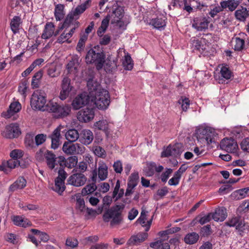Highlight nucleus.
<instances>
[{
    "mask_svg": "<svg viewBox=\"0 0 249 249\" xmlns=\"http://www.w3.org/2000/svg\"><path fill=\"white\" fill-rule=\"evenodd\" d=\"M124 208V205H116L107 209L103 215L104 221L105 222L110 221L111 227L120 225L123 219L122 212Z\"/></svg>",
    "mask_w": 249,
    "mask_h": 249,
    "instance_id": "f257e3e1",
    "label": "nucleus"
},
{
    "mask_svg": "<svg viewBox=\"0 0 249 249\" xmlns=\"http://www.w3.org/2000/svg\"><path fill=\"white\" fill-rule=\"evenodd\" d=\"M86 62L88 64L94 63L97 70L102 69L105 62V55L99 49V47L95 46L87 52L85 57Z\"/></svg>",
    "mask_w": 249,
    "mask_h": 249,
    "instance_id": "f03ea898",
    "label": "nucleus"
},
{
    "mask_svg": "<svg viewBox=\"0 0 249 249\" xmlns=\"http://www.w3.org/2000/svg\"><path fill=\"white\" fill-rule=\"evenodd\" d=\"M110 95L108 91L105 89H100L95 96V104L100 109H106L110 104Z\"/></svg>",
    "mask_w": 249,
    "mask_h": 249,
    "instance_id": "7ed1b4c3",
    "label": "nucleus"
},
{
    "mask_svg": "<svg viewBox=\"0 0 249 249\" xmlns=\"http://www.w3.org/2000/svg\"><path fill=\"white\" fill-rule=\"evenodd\" d=\"M46 103V94L44 91L38 89L33 92L30 100L31 106L33 109L41 110Z\"/></svg>",
    "mask_w": 249,
    "mask_h": 249,
    "instance_id": "20e7f679",
    "label": "nucleus"
},
{
    "mask_svg": "<svg viewBox=\"0 0 249 249\" xmlns=\"http://www.w3.org/2000/svg\"><path fill=\"white\" fill-rule=\"evenodd\" d=\"M49 110L53 113L54 117L60 118L67 116L70 114L71 107L69 105H60L56 103H52L50 105Z\"/></svg>",
    "mask_w": 249,
    "mask_h": 249,
    "instance_id": "39448f33",
    "label": "nucleus"
},
{
    "mask_svg": "<svg viewBox=\"0 0 249 249\" xmlns=\"http://www.w3.org/2000/svg\"><path fill=\"white\" fill-rule=\"evenodd\" d=\"M191 41L194 52H198L203 56L209 55L210 48L209 42H206L205 39L199 40L195 38H192Z\"/></svg>",
    "mask_w": 249,
    "mask_h": 249,
    "instance_id": "423d86ee",
    "label": "nucleus"
},
{
    "mask_svg": "<svg viewBox=\"0 0 249 249\" xmlns=\"http://www.w3.org/2000/svg\"><path fill=\"white\" fill-rule=\"evenodd\" d=\"M21 134L19 126L17 123H12L7 125L4 131L1 132V135L7 139L18 138Z\"/></svg>",
    "mask_w": 249,
    "mask_h": 249,
    "instance_id": "0eeeda50",
    "label": "nucleus"
},
{
    "mask_svg": "<svg viewBox=\"0 0 249 249\" xmlns=\"http://www.w3.org/2000/svg\"><path fill=\"white\" fill-rule=\"evenodd\" d=\"M62 150L67 154H82L85 152V148L79 143L65 142L63 145Z\"/></svg>",
    "mask_w": 249,
    "mask_h": 249,
    "instance_id": "6e6552de",
    "label": "nucleus"
},
{
    "mask_svg": "<svg viewBox=\"0 0 249 249\" xmlns=\"http://www.w3.org/2000/svg\"><path fill=\"white\" fill-rule=\"evenodd\" d=\"M220 146L221 149L228 153H238V146L236 142L232 138H225L220 142Z\"/></svg>",
    "mask_w": 249,
    "mask_h": 249,
    "instance_id": "1a4fd4ad",
    "label": "nucleus"
},
{
    "mask_svg": "<svg viewBox=\"0 0 249 249\" xmlns=\"http://www.w3.org/2000/svg\"><path fill=\"white\" fill-rule=\"evenodd\" d=\"M89 96L86 92H83L77 95L72 100L71 106L74 110H78L89 102Z\"/></svg>",
    "mask_w": 249,
    "mask_h": 249,
    "instance_id": "9d476101",
    "label": "nucleus"
},
{
    "mask_svg": "<svg viewBox=\"0 0 249 249\" xmlns=\"http://www.w3.org/2000/svg\"><path fill=\"white\" fill-rule=\"evenodd\" d=\"M87 181V178L83 173H74L71 175L68 180V184L74 187H81L83 186Z\"/></svg>",
    "mask_w": 249,
    "mask_h": 249,
    "instance_id": "9b49d317",
    "label": "nucleus"
},
{
    "mask_svg": "<svg viewBox=\"0 0 249 249\" xmlns=\"http://www.w3.org/2000/svg\"><path fill=\"white\" fill-rule=\"evenodd\" d=\"M94 115L93 108L86 107L78 112L77 118L80 122L88 123L94 118Z\"/></svg>",
    "mask_w": 249,
    "mask_h": 249,
    "instance_id": "f8f14e48",
    "label": "nucleus"
},
{
    "mask_svg": "<svg viewBox=\"0 0 249 249\" xmlns=\"http://www.w3.org/2000/svg\"><path fill=\"white\" fill-rule=\"evenodd\" d=\"M167 18L162 16L147 20V24L160 31L164 30L166 26Z\"/></svg>",
    "mask_w": 249,
    "mask_h": 249,
    "instance_id": "ddd939ff",
    "label": "nucleus"
},
{
    "mask_svg": "<svg viewBox=\"0 0 249 249\" xmlns=\"http://www.w3.org/2000/svg\"><path fill=\"white\" fill-rule=\"evenodd\" d=\"M225 224L230 227H235L236 230L240 232H243L246 230L245 221L240 216H235L230 219Z\"/></svg>",
    "mask_w": 249,
    "mask_h": 249,
    "instance_id": "4468645a",
    "label": "nucleus"
},
{
    "mask_svg": "<svg viewBox=\"0 0 249 249\" xmlns=\"http://www.w3.org/2000/svg\"><path fill=\"white\" fill-rule=\"evenodd\" d=\"M210 22L209 17H197L194 19L192 27L197 31H203L208 28Z\"/></svg>",
    "mask_w": 249,
    "mask_h": 249,
    "instance_id": "2eb2a0df",
    "label": "nucleus"
},
{
    "mask_svg": "<svg viewBox=\"0 0 249 249\" xmlns=\"http://www.w3.org/2000/svg\"><path fill=\"white\" fill-rule=\"evenodd\" d=\"M239 36L232 38L233 49L236 51H242L245 48V39L247 35L244 33L238 34Z\"/></svg>",
    "mask_w": 249,
    "mask_h": 249,
    "instance_id": "dca6fc26",
    "label": "nucleus"
},
{
    "mask_svg": "<svg viewBox=\"0 0 249 249\" xmlns=\"http://www.w3.org/2000/svg\"><path fill=\"white\" fill-rule=\"evenodd\" d=\"M21 109V104L18 102L12 103L6 111L2 112L1 116L5 119L10 118Z\"/></svg>",
    "mask_w": 249,
    "mask_h": 249,
    "instance_id": "f3484780",
    "label": "nucleus"
},
{
    "mask_svg": "<svg viewBox=\"0 0 249 249\" xmlns=\"http://www.w3.org/2000/svg\"><path fill=\"white\" fill-rule=\"evenodd\" d=\"M91 0H86L84 3L79 4L76 7L70 12L77 20L81 15L91 6Z\"/></svg>",
    "mask_w": 249,
    "mask_h": 249,
    "instance_id": "a211bd4d",
    "label": "nucleus"
},
{
    "mask_svg": "<svg viewBox=\"0 0 249 249\" xmlns=\"http://www.w3.org/2000/svg\"><path fill=\"white\" fill-rule=\"evenodd\" d=\"M148 234L146 231L144 232H140L136 235L131 236L127 243L129 246L138 245L145 241L148 238Z\"/></svg>",
    "mask_w": 249,
    "mask_h": 249,
    "instance_id": "6ab92c4d",
    "label": "nucleus"
},
{
    "mask_svg": "<svg viewBox=\"0 0 249 249\" xmlns=\"http://www.w3.org/2000/svg\"><path fill=\"white\" fill-rule=\"evenodd\" d=\"M58 162L61 167H63L64 165H65V166L69 168H72L77 165L78 158L77 157L73 156L65 160L63 157H59L58 158Z\"/></svg>",
    "mask_w": 249,
    "mask_h": 249,
    "instance_id": "aec40b11",
    "label": "nucleus"
},
{
    "mask_svg": "<svg viewBox=\"0 0 249 249\" xmlns=\"http://www.w3.org/2000/svg\"><path fill=\"white\" fill-rule=\"evenodd\" d=\"M27 184V181L23 177H18L9 187V192L13 193L18 190L24 188Z\"/></svg>",
    "mask_w": 249,
    "mask_h": 249,
    "instance_id": "412c9836",
    "label": "nucleus"
},
{
    "mask_svg": "<svg viewBox=\"0 0 249 249\" xmlns=\"http://www.w3.org/2000/svg\"><path fill=\"white\" fill-rule=\"evenodd\" d=\"M94 138L92 132L89 129H84L79 136V141L83 144L87 145L92 142Z\"/></svg>",
    "mask_w": 249,
    "mask_h": 249,
    "instance_id": "4be33fe9",
    "label": "nucleus"
},
{
    "mask_svg": "<svg viewBox=\"0 0 249 249\" xmlns=\"http://www.w3.org/2000/svg\"><path fill=\"white\" fill-rule=\"evenodd\" d=\"M60 137V128L57 127L49 136V138L51 139V147L53 149H56L59 147L61 143Z\"/></svg>",
    "mask_w": 249,
    "mask_h": 249,
    "instance_id": "5701e85b",
    "label": "nucleus"
},
{
    "mask_svg": "<svg viewBox=\"0 0 249 249\" xmlns=\"http://www.w3.org/2000/svg\"><path fill=\"white\" fill-rule=\"evenodd\" d=\"M44 157L47 165L50 169H54L56 165L59 164L58 158H56L55 155L52 152L47 151L44 154Z\"/></svg>",
    "mask_w": 249,
    "mask_h": 249,
    "instance_id": "b1692460",
    "label": "nucleus"
},
{
    "mask_svg": "<svg viewBox=\"0 0 249 249\" xmlns=\"http://www.w3.org/2000/svg\"><path fill=\"white\" fill-rule=\"evenodd\" d=\"M235 18L240 21H245L249 17V11L246 7L240 6L234 13Z\"/></svg>",
    "mask_w": 249,
    "mask_h": 249,
    "instance_id": "393cba45",
    "label": "nucleus"
},
{
    "mask_svg": "<svg viewBox=\"0 0 249 249\" xmlns=\"http://www.w3.org/2000/svg\"><path fill=\"white\" fill-rule=\"evenodd\" d=\"M93 127L95 129L103 131L107 136L109 134V124L107 120L102 119L96 122Z\"/></svg>",
    "mask_w": 249,
    "mask_h": 249,
    "instance_id": "a878e982",
    "label": "nucleus"
},
{
    "mask_svg": "<svg viewBox=\"0 0 249 249\" xmlns=\"http://www.w3.org/2000/svg\"><path fill=\"white\" fill-rule=\"evenodd\" d=\"M54 31V25L52 22H47L44 27L41 38L44 39H48L51 37Z\"/></svg>",
    "mask_w": 249,
    "mask_h": 249,
    "instance_id": "bb28decb",
    "label": "nucleus"
},
{
    "mask_svg": "<svg viewBox=\"0 0 249 249\" xmlns=\"http://www.w3.org/2000/svg\"><path fill=\"white\" fill-rule=\"evenodd\" d=\"M14 224L18 226L26 228L31 225V223L27 218H25L22 216L16 215L12 218Z\"/></svg>",
    "mask_w": 249,
    "mask_h": 249,
    "instance_id": "cd10ccee",
    "label": "nucleus"
},
{
    "mask_svg": "<svg viewBox=\"0 0 249 249\" xmlns=\"http://www.w3.org/2000/svg\"><path fill=\"white\" fill-rule=\"evenodd\" d=\"M212 216L215 221H223L227 217L226 209L224 208L216 209L214 213H212Z\"/></svg>",
    "mask_w": 249,
    "mask_h": 249,
    "instance_id": "c85d7f7f",
    "label": "nucleus"
},
{
    "mask_svg": "<svg viewBox=\"0 0 249 249\" xmlns=\"http://www.w3.org/2000/svg\"><path fill=\"white\" fill-rule=\"evenodd\" d=\"M21 23V19L19 16H14L11 20L10 23V28L12 32L14 34H17L19 32V27Z\"/></svg>",
    "mask_w": 249,
    "mask_h": 249,
    "instance_id": "c756f323",
    "label": "nucleus"
},
{
    "mask_svg": "<svg viewBox=\"0 0 249 249\" xmlns=\"http://www.w3.org/2000/svg\"><path fill=\"white\" fill-rule=\"evenodd\" d=\"M108 168L106 163L103 162H99L98 168V175L100 180H105L108 175Z\"/></svg>",
    "mask_w": 249,
    "mask_h": 249,
    "instance_id": "7c9ffc66",
    "label": "nucleus"
},
{
    "mask_svg": "<svg viewBox=\"0 0 249 249\" xmlns=\"http://www.w3.org/2000/svg\"><path fill=\"white\" fill-rule=\"evenodd\" d=\"M147 213V211L142 210L141 213L140 217L137 220V221H139L140 223L142 225V227H145V231L146 232L149 230L152 223V219H150L146 222V216Z\"/></svg>",
    "mask_w": 249,
    "mask_h": 249,
    "instance_id": "2f4dec72",
    "label": "nucleus"
},
{
    "mask_svg": "<svg viewBox=\"0 0 249 249\" xmlns=\"http://www.w3.org/2000/svg\"><path fill=\"white\" fill-rule=\"evenodd\" d=\"M75 22H78L77 19L75 18V17L70 13L66 17L62 25L59 27L60 30H62L64 28H68L71 25H74Z\"/></svg>",
    "mask_w": 249,
    "mask_h": 249,
    "instance_id": "473e14b6",
    "label": "nucleus"
},
{
    "mask_svg": "<svg viewBox=\"0 0 249 249\" xmlns=\"http://www.w3.org/2000/svg\"><path fill=\"white\" fill-rule=\"evenodd\" d=\"M239 4V1L235 0H228L220 2V5L223 9L228 8L231 11L235 10Z\"/></svg>",
    "mask_w": 249,
    "mask_h": 249,
    "instance_id": "72a5a7b5",
    "label": "nucleus"
},
{
    "mask_svg": "<svg viewBox=\"0 0 249 249\" xmlns=\"http://www.w3.org/2000/svg\"><path fill=\"white\" fill-rule=\"evenodd\" d=\"M120 182L119 180H117L112 196V197L114 199L115 201L121 198L124 194V190L123 189H120Z\"/></svg>",
    "mask_w": 249,
    "mask_h": 249,
    "instance_id": "f704fd0d",
    "label": "nucleus"
},
{
    "mask_svg": "<svg viewBox=\"0 0 249 249\" xmlns=\"http://www.w3.org/2000/svg\"><path fill=\"white\" fill-rule=\"evenodd\" d=\"M199 238V235L195 232H192L187 234L184 238L185 243L189 245H192L196 243Z\"/></svg>",
    "mask_w": 249,
    "mask_h": 249,
    "instance_id": "c9c22d12",
    "label": "nucleus"
},
{
    "mask_svg": "<svg viewBox=\"0 0 249 249\" xmlns=\"http://www.w3.org/2000/svg\"><path fill=\"white\" fill-rule=\"evenodd\" d=\"M64 181L59 178H56L53 190L60 195H62L65 189Z\"/></svg>",
    "mask_w": 249,
    "mask_h": 249,
    "instance_id": "e433bc0d",
    "label": "nucleus"
},
{
    "mask_svg": "<svg viewBox=\"0 0 249 249\" xmlns=\"http://www.w3.org/2000/svg\"><path fill=\"white\" fill-rule=\"evenodd\" d=\"M122 65L125 70L130 71L133 68V60L128 53H125L123 59Z\"/></svg>",
    "mask_w": 249,
    "mask_h": 249,
    "instance_id": "4c0bfd02",
    "label": "nucleus"
},
{
    "mask_svg": "<svg viewBox=\"0 0 249 249\" xmlns=\"http://www.w3.org/2000/svg\"><path fill=\"white\" fill-rule=\"evenodd\" d=\"M64 6L62 4H58L55 6L54 17L57 21H60L64 17Z\"/></svg>",
    "mask_w": 249,
    "mask_h": 249,
    "instance_id": "58836bf2",
    "label": "nucleus"
},
{
    "mask_svg": "<svg viewBox=\"0 0 249 249\" xmlns=\"http://www.w3.org/2000/svg\"><path fill=\"white\" fill-rule=\"evenodd\" d=\"M79 136L77 130L75 129H70L65 134L66 139L71 142H75Z\"/></svg>",
    "mask_w": 249,
    "mask_h": 249,
    "instance_id": "ea45409f",
    "label": "nucleus"
},
{
    "mask_svg": "<svg viewBox=\"0 0 249 249\" xmlns=\"http://www.w3.org/2000/svg\"><path fill=\"white\" fill-rule=\"evenodd\" d=\"M150 247L154 249H170L167 243H163L161 240H157L150 243Z\"/></svg>",
    "mask_w": 249,
    "mask_h": 249,
    "instance_id": "a19ab883",
    "label": "nucleus"
},
{
    "mask_svg": "<svg viewBox=\"0 0 249 249\" xmlns=\"http://www.w3.org/2000/svg\"><path fill=\"white\" fill-rule=\"evenodd\" d=\"M43 75V72L42 71H39L36 72L33 76L31 82V86L33 89L37 88L39 87L40 79Z\"/></svg>",
    "mask_w": 249,
    "mask_h": 249,
    "instance_id": "79ce46f5",
    "label": "nucleus"
},
{
    "mask_svg": "<svg viewBox=\"0 0 249 249\" xmlns=\"http://www.w3.org/2000/svg\"><path fill=\"white\" fill-rule=\"evenodd\" d=\"M216 137V134L214 131H210V130L206 131L204 139L208 145L215 143Z\"/></svg>",
    "mask_w": 249,
    "mask_h": 249,
    "instance_id": "37998d69",
    "label": "nucleus"
},
{
    "mask_svg": "<svg viewBox=\"0 0 249 249\" xmlns=\"http://www.w3.org/2000/svg\"><path fill=\"white\" fill-rule=\"evenodd\" d=\"M97 189V187L96 185V184H95V182H92L87 185L84 188H83L81 191V194L83 196H85L92 194Z\"/></svg>",
    "mask_w": 249,
    "mask_h": 249,
    "instance_id": "c03bdc74",
    "label": "nucleus"
},
{
    "mask_svg": "<svg viewBox=\"0 0 249 249\" xmlns=\"http://www.w3.org/2000/svg\"><path fill=\"white\" fill-rule=\"evenodd\" d=\"M79 57L77 55H73L71 60L67 65V69L69 71H72L73 69L76 70L79 64Z\"/></svg>",
    "mask_w": 249,
    "mask_h": 249,
    "instance_id": "a18cd8bd",
    "label": "nucleus"
},
{
    "mask_svg": "<svg viewBox=\"0 0 249 249\" xmlns=\"http://www.w3.org/2000/svg\"><path fill=\"white\" fill-rule=\"evenodd\" d=\"M139 179V176L138 173H133L129 177L127 186H130L131 188H135L138 184Z\"/></svg>",
    "mask_w": 249,
    "mask_h": 249,
    "instance_id": "49530a36",
    "label": "nucleus"
},
{
    "mask_svg": "<svg viewBox=\"0 0 249 249\" xmlns=\"http://www.w3.org/2000/svg\"><path fill=\"white\" fill-rule=\"evenodd\" d=\"M28 88V82L26 80H23L19 83L18 87V91L22 96L23 98H25L27 96V90Z\"/></svg>",
    "mask_w": 249,
    "mask_h": 249,
    "instance_id": "de8ad7c7",
    "label": "nucleus"
},
{
    "mask_svg": "<svg viewBox=\"0 0 249 249\" xmlns=\"http://www.w3.org/2000/svg\"><path fill=\"white\" fill-rule=\"evenodd\" d=\"M172 148L174 157H178L184 151L183 145L181 143H177L172 145Z\"/></svg>",
    "mask_w": 249,
    "mask_h": 249,
    "instance_id": "09e8293b",
    "label": "nucleus"
},
{
    "mask_svg": "<svg viewBox=\"0 0 249 249\" xmlns=\"http://www.w3.org/2000/svg\"><path fill=\"white\" fill-rule=\"evenodd\" d=\"M178 103L181 105V109L183 111H186L190 105V101L189 98L181 96L178 100Z\"/></svg>",
    "mask_w": 249,
    "mask_h": 249,
    "instance_id": "8fccbe9b",
    "label": "nucleus"
},
{
    "mask_svg": "<svg viewBox=\"0 0 249 249\" xmlns=\"http://www.w3.org/2000/svg\"><path fill=\"white\" fill-rule=\"evenodd\" d=\"M234 194L237 196V199H240L249 196V187L242 188L237 190Z\"/></svg>",
    "mask_w": 249,
    "mask_h": 249,
    "instance_id": "3c124183",
    "label": "nucleus"
},
{
    "mask_svg": "<svg viewBox=\"0 0 249 249\" xmlns=\"http://www.w3.org/2000/svg\"><path fill=\"white\" fill-rule=\"evenodd\" d=\"M76 208L81 212L84 211L85 209L84 199L79 195L76 196Z\"/></svg>",
    "mask_w": 249,
    "mask_h": 249,
    "instance_id": "603ef678",
    "label": "nucleus"
},
{
    "mask_svg": "<svg viewBox=\"0 0 249 249\" xmlns=\"http://www.w3.org/2000/svg\"><path fill=\"white\" fill-rule=\"evenodd\" d=\"M92 150L94 154L99 157L104 158L106 156V153L105 150L101 146H93Z\"/></svg>",
    "mask_w": 249,
    "mask_h": 249,
    "instance_id": "864d4df0",
    "label": "nucleus"
},
{
    "mask_svg": "<svg viewBox=\"0 0 249 249\" xmlns=\"http://www.w3.org/2000/svg\"><path fill=\"white\" fill-rule=\"evenodd\" d=\"M220 72L221 76L226 80H228L231 77V72L229 68L226 66H222Z\"/></svg>",
    "mask_w": 249,
    "mask_h": 249,
    "instance_id": "5fc2aeb1",
    "label": "nucleus"
},
{
    "mask_svg": "<svg viewBox=\"0 0 249 249\" xmlns=\"http://www.w3.org/2000/svg\"><path fill=\"white\" fill-rule=\"evenodd\" d=\"M172 149L171 144H169L166 147H164L161 153V157L162 158H168L170 156H174Z\"/></svg>",
    "mask_w": 249,
    "mask_h": 249,
    "instance_id": "6e6d98bb",
    "label": "nucleus"
},
{
    "mask_svg": "<svg viewBox=\"0 0 249 249\" xmlns=\"http://www.w3.org/2000/svg\"><path fill=\"white\" fill-rule=\"evenodd\" d=\"M112 16L114 18V22L118 23L120 20L123 18V14L121 10L119 8H116L113 10Z\"/></svg>",
    "mask_w": 249,
    "mask_h": 249,
    "instance_id": "4d7b16f0",
    "label": "nucleus"
},
{
    "mask_svg": "<svg viewBox=\"0 0 249 249\" xmlns=\"http://www.w3.org/2000/svg\"><path fill=\"white\" fill-rule=\"evenodd\" d=\"M71 80L67 77L63 78L61 88L62 89L67 90L71 91L72 89V87L70 85Z\"/></svg>",
    "mask_w": 249,
    "mask_h": 249,
    "instance_id": "13d9d810",
    "label": "nucleus"
},
{
    "mask_svg": "<svg viewBox=\"0 0 249 249\" xmlns=\"http://www.w3.org/2000/svg\"><path fill=\"white\" fill-rule=\"evenodd\" d=\"M78 241L74 238L69 237L66 241V245L71 249H73L78 246Z\"/></svg>",
    "mask_w": 249,
    "mask_h": 249,
    "instance_id": "bf43d9fd",
    "label": "nucleus"
},
{
    "mask_svg": "<svg viewBox=\"0 0 249 249\" xmlns=\"http://www.w3.org/2000/svg\"><path fill=\"white\" fill-rule=\"evenodd\" d=\"M155 169L156 163L155 162L149 163L145 171L146 176L148 177L152 176L155 173Z\"/></svg>",
    "mask_w": 249,
    "mask_h": 249,
    "instance_id": "052dcab7",
    "label": "nucleus"
},
{
    "mask_svg": "<svg viewBox=\"0 0 249 249\" xmlns=\"http://www.w3.org/2000/svg\"><path fill=\"white\" fill-rule=\"evenodd\" d=\"M98 190L103 193L107 192L109 190V185L107 182H102L98 184L97 186Z\"/></svg>",
    "mask_w": 249,
    "mask_h": 249,
    "instance_id": "680f3d73",
    "label": "nucleus"
},
{
    "mask_svg": "<svg viewBox=\"0 0 249 249\" xmlns=\"http://www.w3.org/2000/svg\"><path fill=\"white\" fill-rule=\"evenodd\" d=\"M19 161L16 159H12L6 161L7 167L10 169L15 168L19 165Z\"/></svg>",
    "mask_w": 249,
    "mask_h": 249,
    "instance_id": "e2e57ef3",
    "label": "nucleus"
},
{
    "mask_svg": "<svg viewBox=\"0 0 249 249\" xmlns=\"http://www.w3.org/2000/svg\"><path fill=\"white\" fill-rule=\"evenodd\" d=\"M46 135L43 134H37L35 137V142L36 145L38 146L39 145L43 143L46 140Z\"/></svg>",
    "mask_w": 249,
    "mask_h": 249,
    "instance_id": "0e129e2a",
    "label": "nucleus"
},
{
    "mask_svg": "<svg viewBox=\"0 0 249 249\" xmlns=\"http://www.w3.org/2000/svg\"><path fill=\"white\" fill-rule=\"evenodd\" d=\"M10 156L11 158L18 160L23 156V153L20 150L15 149L10 152Z\"/></svg>",
    "mask_w": 249,
    "mask_h": 249,
    "instance_id": "69168bd1",
    "label": "nucleus"
},
{
    "mask_svg": "<svg viewBox=\"0 0 249 249\" xmlns=\"http://www.w3.org/2000/svg\"><path fill=\"white\" fill-rule=\"evenodd\" d=\"M172 172L173 170L172 169L167 168L165 171L163 172L160 176V179L162 182H166Z\"/></svg>",
    "mask_w": 249,
    "mask_h": 249,
    "instance_id": "338daca9",
    "label": "nucleus"
},
{
    "mask_svg": "<svg viewBox=\"0 0 249 249\" xmlns=\"http://www.w3.org/2000/svg\"><path fill=\"white\" fill-rule=\"evenodd\" d=\"M240 146L243 151L249 153V137L244 139L241 142Z\"/></svg>",
    "mask_w": 249,
    "mask_h": 249,
    "instance_id": "774afa93",
    "label": "nucleus"
}]
</instances>
